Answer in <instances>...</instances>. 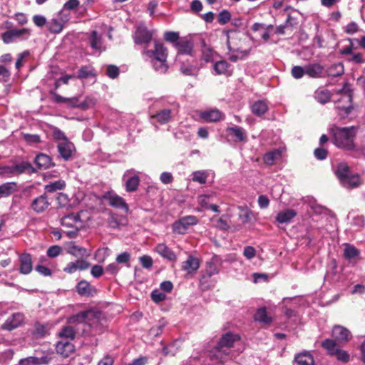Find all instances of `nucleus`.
<instances>
[{
    "label": "nucleus",
    "instance_id": "f257e3e1",
    "mask_svg": "<svg viewBox=\"0 0 365 365\" xmlns=\"http://www.w3.org/2000/svg\"><path fill=\"white\" fill-rule=\"evenodd\" d=\"M143 53L157 72L160 73L166 72L168 50L162 43L155 41L154 48L144 49Z\"/></svg>",
    "mask_w": 365,
    "mask_h": 365
},
{
    "label": "nucleus",
    "instance_id": "f03ea898",
    "mask_svg": "<svg viewBox=\"0 0 365 365\" xmlns=\"http://www.w3.org/2000/svg\"><path fill=\"white\" fill-rule=\"evenodd\" d=\"M239 339L240 337L237 334L227 332L222 336L217 344L215 346L213 350L210 351V356L222 363L225 362L228 359H231V357L229 356V353L227 352V349L231 348L234 345V343Z\"/></svg>",
    "mask_w": 365,
    "mask_h": 365
},
{
    "label": "nucleus",
    "instance_id": "7ed1b4c3",
    "mask_svg": "<svg viewBox=\"0 0 365 365\" xmlns=\"http://www.w3.org/2000/svg\"><path fill=\"white\" fill-rule=\"evenodd\" d=\"M334 143L340 148L348 150L354 148L356 131L354 127H336L333 129Z\"/></svg>",
    "mask_w": 365,
    "mask_h": 365
},
{
    "label": "nucleus",
    "instance_id": "20e7f679",
    "mask_svg": "<svg viewBox=\"0 0 365 365\" xmlns=\"http://www.w3.org/2000/svg\"><path fill=\"white\" fill-rule=\"evenodd\" d=\"M334 173L339 180L341 185L347 189L359 187L361 179L357 174H351L349 168L346 163L341 162L337 164L334 168Z\"/></svg>",
    "mask_w": 365,
    "mask_h": 365
},
{
    "label": "nucleus",
    "instance_id": "39448f33",
    "mask_svg": "<svg viewBox=\"0 0 365 365\" xmlns=\"http://www.w3.org/2000/svg\"><path fill=\"white\" fill-rule=\"evenodd\" d=\"M339 93L341 95V98L339 100V103L343 102L346 105L340 106L337 104L335 108L339 110V115L344 118L351 113L353 108L351 106L352 95L347 85H344L343 88L340 90Z\"/></svg>",
    "mask_w": 365,
    "mask_h": 365
},
{
    "label": "nucleus",
    "instance_id": "423d86ee",
    "mask_svg": "<svg viewBox=\"0 0 365 365\" xmlns=\"http://www.w3.org/2000/svg\"><path fill=\"white\" fill-rule=\"evenodd\" d=\"M122 182L126 192L136 191L140 185L139 172L135 169L127 170L122 176Z\"/></svg>",
    "mask_w": 365,
    "mask_h": 365
},
{
    "label": "nucleus",
    "instance_id": "0eeeda50",
    "mask_svg": "<svg viewBox=\"0 0 365 365\" xmlns=\"http://www.w3.org/2000/svg\"><path fill=\"white\" fill-rule=\"evenodd\" d=\"M193 41L187 37L182 38L179 42L175 44V49L177 50V61H181L184 58V56L192 58L193 56Z\"/></svg>",
    "mask_w": 365,
    "mask_h": 365
},
{
    "label": "nucleus",
    "instance_id": "6e6552de",
    "mask_svg": "<svg viewBox=\"0 0 365 365\" xmlns=\"http://www.w3.org/2000/svg\"><path fill=\"white\" fill-rule=\"evenodd\" d=\"M99 320V314L93 311H83L70 318L71 322L84 323L92 327L98 323Z\"/></svg>",
    "mask_w": 365,
    "mask_h": 365
},
{
    "label": "nucleus",
    "instance_id": "1a4fd4ad",
    "mask_svg": "<svg viewBox=\"0 0 365 365\" xmlns=\"http://www.w3.org/2000/svg\"><path fill=\"white\" fill-rule=\"evenodd\" d=\"M197 219L195 216L189 215L182 217L173 225V230L178 234H184L190 225L197 224Z\"/></svg>",
    "mask_w": 365,
    "mask_h": 365
},
{
    "label": "nucleus",
    "instance_id": "9d476101",
    "mask_svg": "<svg viewBox=\"0 0 365 365\" xmlns=\"http://www.w3.org/2000/svg\"><path fill=\"white\" fill-rule=\"evenodd\" d=\"M106 199L111 207L122 210L125 213L129 212V206L121 196L115 192H109L106 195Z\"/></svg>",
    "mask_w": 365,
    "mask_h": 365
},
{
    "label": "nucleus",
    "instance_id": "9b49d317",
    "mask_svg": "<svg viewBox=\"0 0 365 365\" xmlns=\"http://www.w3.org/2000/svg\"><path fill=\"white\" fill-rule=\"evenodd\" d=\"M85 259H77L70 262L63 268V272L68 274H73L77 271H84L91 267V263Z\"/></svg>",
    "mask_w": 365,
    "mask_h": 365
},
{
    "label": "nucleus",
    "instance_id": "f8f14e48",
    "mask_svg": "<svg viewBox=\"0 0 365 365\" xmlns=\"http://www.w3.org/2000/svg\"><path fill=\"white\" fill-rule=\"evenodd\" d=\"M66 251L69 255L77 259H85L90 257L91 255V250L76 245L74 242H71L67 245Z\"/></svg>",
    "mask_w": 365,
    "mask_h": 365
},
{
    "label": "nucleus",
    "instance_id": "ddd939ff",
    "mask_svg": "<svg viewBox=\"0 0 365 365\" xmlns=\"http://www.w3.org/2000/svg\"><path fill=\"white\" fill-rule=\"evenodd\" d=\"M152 38V31L145 26L138 27L134 34V41L136 44L148 43L151 41Z\"/></svg>",
    "mask_w": 365,
    "mask_h": 365
},
{
    "label": "nucleus",
    "instance_id": "4468645a",
    "mask_svg": "<svg viewBox=\"0 0 365 365\" xmlns=\"http://www.w3.org/2000/svg\"><path fill=\"white\" fill-rule=\"evenodd\" d=\"M57 148L59 155L65 160H69L76 150L73 143L69 140L58 143Z\"/></svg>",
    "mask_w": 365,
    "mask_h": 365
},
{
    "label": "nucleus",
    "instance_id": "2eb2a0df",
    "mask_svg": "<svg viewBox=\"0 0 365 365\" xmlns=\"http://www.w3.org/2000/svg\"><path fill=\"white\" fill-rule=\"evenodd\" d=\"M57 354L63 357H68L75 351L74 345L68 340L61 339L56 344Z\"/></svg>",
    "mask_w": 365,
    "mask_h": 365
},
{
    "label": "nucleus",
    "instance_id": "dca6fc26",
    "mask_svg": "<svg viewBox=\"0 0 365 365\" xmlns=\"http://www.w3.org/2000/svg\"><path fill=\"white\" fill-rule=\"evenodd\" d=\"M305 66L306 75L310 78H319L326 76L324 67L318 63H309Z\"/></svg>",
    "mask_w": 365,
    "mask_h": 365
},
{
    "label": "nucleus",
    "instance_id": "f3484780",
    "mask_svg": "<svg viewBox=\"0 0 365 365\" xmlns=\"http://www.w3.org/2000/svg\"><path fill=\"white\" fill-rule=\"evenodd\" d=\"M180 63V71L186 76H194L197 73V67L194 63V56L192 58L188 57L187 59L178 61Z\"/></svg>",
    "mask_w": 365,
    "mask_h": 365
},
{
    "label": "nucleus",
    "instance_id": "a211bd4d",
    "mask_svg": "<svg viewBox=\"0 0 365 365\" xmlns=\"http://www.w3.org/2000/svg\"><path fill=\"white\" fill-rule=\"evenodd\" d=\"M332 336L340 343H346L351 339V335L347 329L336 325L332 329Z\"/></svg>",
    "mask_w": 365,
    "mask_h": 365
},
{
    "label": "nucleus",
    "instance_id": "6ab92c4d",
    "mask_svg": "<svg viewBox=\"0 0 365 365\" xmlns=\"http://www.w3.org/2000/svg\"><path fill=\"white\" fill-rule=\"evenodd\" d=\"M200 267V261L197 258L190 255L187 259L182 263L181 269L187 275L195 274Z\"/></svg>",
    "mask_w": 365,
    "mask_h": 365
},
{
    "label": "nucleus",
    "instance_id": "aec40b11",
    "mask_svg": "<svg viewBox=\"0 0 365 365\" xmlns=\"http://www.w3.org/2000/svg\"><path fill=\"white\" fill-rule=\"evenodd\" d=\"M61 225L66 227H83V222L78 214H70L64 216L61 219Z\"/></svg>",
    "mask_w": 365,
    "mask_h": 365
},
{
    "label": "nucleus",
    "instance_id": "412c9836",
    "mask_svg": "<svg viewBox=\"0 0 365 365\" xmlns=\"http://www.w3.org/2000/svg\"><path fill=\"white\" fill-rule=\"evenodd\" d=\"M296 215L297 212L294 209H286L278 212L275 219L279 224H289Z\"/></svg>",
    "mask_w": 365,
    "mask_h": 365
},
{
    "label": "nucleus",
    "instance_id": "4be33fe9",
    "mask_svg": "<svg viewBox=\"0 0 365 365\" xmlns=\"http://www.w3.org/2000/svg\"><path fill=\"white\" fill-rule=\"evenodd\" d=\"M23 322V314L20 313L14 314L1 326L3 329L11 331L18 327Z\"/></svg>",
    "mask_w": 365,
    "mask_h": 365
},
{
    "label": "nucleus",
    "instance_id": "5701e85b",
    "mask_svg": "<svg viewBox=\"0 0 365 365\" xmlns=\"http://www.w3.org/2000/svg\"><path fill=\"white\" fill-rule=\"evenodd\" d=\"M283 149L276 148L266 153L263 156V161L267 165H272L277 160L282 158Z\"/></svg>",
    "mask_w": 365,
    "mask_h": 365
},
{
    "label": "nucleus",
    "instance_id": "b1692460",
    "mask_svg": "<svg viewBox=\"0 0 365 365\" xmlns=\"http://www.w3.org/2000/svg\"><path fill=\"white\" fill-rule=\"evenodd\" d=\"M77 292L81 296L90 297L96 292V289L86 281H80L76 286Z\"/></svg>",
    "mask_w": 365,
    "mask_h": 365
},
{
    "label": "nucleus",
    "instance_id": "393cba45",
    "mask_svg": "<svg viewBox=\"0 0 365 365\" xmlns=\"http://www.w3.org/2000/svg\"><path fill=\"white\" fill-rule=\"evenodd\" d=\"M23 173V164L19 163L11 166L0 167V175L4 177H11L16 174Z\"/></svg>",
    "mask_w": 365,
    "mask_h": 365
},
{
    "label": "nucleus",
    "instance_id": "a878e982",
    "mask_svg": "<svg viewBox=\"0 0 365 365\" xmlns=\"http://www.w3.org/2000/svg\"><path fill=\"white\" fill-rule=\"evenodd\" d=\"M294 361L298 365H314V359L312 354L308 351H304L296 354Z\"/></svg>",
    "mask_w": 365,
    "mask_h": 365
},
{
    "label": "nucleus",
    "instance_id": "bb28decb",
    "mask_svg": "<svg viewBox=\"0 0 365 365\" xmlns=\"http://www.w3.org/2000/svg\"><path fill=\"white\" fill-rule=\"evenodd\" d=\"M49 205L50 202H48L46 195H42L33 201L31 207L36 212H42L48 207Z\"/></svg>",
    "mask_w": 365,
    "mask_h": 365
},
{
    "label": "nucleus",
    "instance_id": "cd10ccee",
    "mask_svg": "<svg viewBox=\"0 0 365 365\" xmlns=\"http://www.w3.org/2000/svg\"><path fill=\"white\" fill-rule=\"evenodd\" d=\"M23 34L22 29H11L1 34V38L4 43L9 44L14 42Z\"/></svg>",
    "mask_w": 365,
    "mask_h": 365
},
{
    "label": "nucleus",
    "instance_id": "c85d7f7f",
    "mask_svg": "<svg viewBox=\"0 0 365 365\" xmlns=\"http://www.w3.org/2000/svg\"><path fill=\"white\" fill-rule=\"evenodd\" d=\"M222 113L217 109H212L202 112L200 117L206 122H216L220 120Z\"/></svg>",
    "mask_w": 365,
    "mask_h": 365
},
{
    "label": "nucleus",
    "instance_id": "c756f323",
    "mask_svg": "<svg viewBox=\"0 0 365 365\" xmlns=\"http://www.w3.org/2000/svg\"><path fill=\"white\" fill-rule=\"evenodd\" d=\"M155 251L163 257L170 261H175V254L165 244L160 243L155 247Z\"/></svg>",
    "mask_w": 365,
    "mask_h": 365
},
{
    "label": "nucleus",
    "instance_id": "7c9ffc66",
    "mask_svg": "<svg viewBox=\"0 0 365 365\" xmlns=\"http://www.w3.org/2000/svg\"><path fill=\"white\" fill-rule=\"evenodd\" d=\"M173 110L172 108H165L157 112L152 118L156 119L160 124H165L170 120Z\"/></svg>",
    "mask_w": 365,
    "mask_h": 365
},
{
    "label": "nucleus",
    "instance_id": "2f4dec72",
    "mask_svg": "<svg viewBox=\"0 0 365 365\" xmlns=\"http://www.w3.org/2000/svg\"><path fill=\"white\" fill-rule=\"evenodd\" d=\"M331 93L327 89L318 88L314 93L315 100L321 104L328 103L331 99Z\"/></svg>",
    "mask_w": 365,
    "mask_h": 365
},
{
    "label": "nucleus",
    "instance_id": "473e14b6",
    "mask_svg": "<svg viewBox=\"0 0 365 365\" xmlns=\"http://www.w3.org/2000/svg\"><path fill=\"white\" fill-rule=\"evenodd\" d=\"M35 165L39 169H47L51 165V158L46 154H38L34 160Z\"/></svg>",
    "mask_w": 365,
    "mask_h": 365
},
{
    "label": "nucleus",
    "instance_id": "72a5a7b5",
    "mask_svg": "<svg viewBox=\"0 0 365 365\" xmlns=\"http://www.w3.org/2000/svg\"><path fill=\"white\" fill-rule=\"evenodd\" d=\"M89 41L92 48L98 51L103 50L102 36L96 31L91 32Z\"/></svg>",
    "mask_w": 365,
    "mask_h": 365
},
{
    "label": "nucleus",
    "instance_id": "f704fd0d",
    "mask_svg": "<svg viewBox=\"0 0 365 365\" xmlns=\"http://www.w3.org/2000/svg\"><path fill=\"white\" fill-rule=\"evenodd\" d=\"M17 189V185L14 182H6L0 185V199L6 197L14 193Z\"/></svg>",
    "mask_w": 365,
    "mask_h": 365
},
{
    "label": "nucleus",
    "instance_id": "c9c22d12",
    "mask_svg": "<svg viewBox=\"0 0 365 365\" xmlns=\"http://www.w3.org/2000/svg\"><path fill=\"white\" fill-rule=\"evenodd\" d=\"M344 65L340 63H336L330 66L327 69H325L326 76L338 77L344 73Z\"/></svg>",
    "mask_w": 365,
    "mask_h": 365
},
{
    "label": "nucleus",
    "instance_id": "e433bc0d",
    "mask_svg": "<svg viewBox=\"0 0 365 365\" xmlns=\"http://www.w3.org/2000/svg\"><path fill=\"white\" fill-rule=\"evenodd\" d=\"M251 110L255 115L261 116L268 110V106L266 101L259 100L252 105Z\"/></svg>",
    "mask_w": 365,
    "mask_h": 365
},
{
    "label": "nucleus",
    "instance_id": "4c0bfd02",
    "mask_svg": "<svg viewBox=\"0 0 365 365\" xmlns=\"http://www.w3.org/2000/svg\"><path fill=\"white\" fill-rule=\"evenodd\" d=\"M255 319L263 324H269L272 322V318L268 316L266 308L261 307L258 309L255 314Z\"/></svg>",
    "mask_w": 365,
    "mask_h": 365
},
{
    "label": "nucleus",
    "instance_id": "58836bf2",
    "mask_svg": "<svg viewBox=\"0 0 365 365\" xmlns=\"http://www.w3.org/2000/svg\"><path fill=\"white\" fill-rule=\"evenodd\" d=\"M230 65L226 61H219L213 65V69L217 75L230 74Z\"/></svg>",
    "mask_w": 365,
    "mask_h": 365
},
{
    "label": "nucleus",
    "instance_id": "ea45409f",
    "mask_svg": "<svg viewBox=\"0 0 365 365\" xmlns=\"http://www.w3.org/2000/svg\"><path fill=\"white\" fill-rule=\"evenodd\" d=\"M250 53V50H241L236 49L233 50L228 56V58L232 62H237L239 60H242L247 58Z\"/></svg>",
    "mask_w": 365,
    "mask_h": 365
},
{
    "label": "nucleus",
    "instance_id": "a19ab883",
    "mask_svg": "<svg viewBox=\"0 0 365 365\" xmlns=\"http://www.w3.org/2000/svg\"><path fill=\"white\" fill-rule=\"evenodd\" d=\"M227 131L233 135L236 138V140L239 142L245 141L246 139V133L244 128L234 125L227 128Z\"/></svg>",
    "mask_w": 365,
    "mask_h": 365
},
{
    "label": "nucleus",
    "instance_id": "79ce46f5",
    "mask_svg": "<svg viewBox=\"0 0 365 365\" xmlns=\"http://www.w3.org/2000/svg\"><path fill=\"white\" fill-rule=\"evenodd\" d=\"M209 173L210 172L208 170L195 171L192 173V180L193 182L205 184L207 182Z\"/></svg>",
    "mask_w": 365,
    "mask_h": 365
},
{
    "label": "nucleus",
    "instance_id": "37998d69",
    "mask_svg": "<svg viewBox=\"0 0 365 365\" xmlns=\"http://www.w3.org/2000/svg\"><path fill=\"white\" fill-rule=\"evenodd\" d=\"M322 346L330 356H333L339 349L336 341L333 339H327L322 342Z\"/></svg>",
    "mask_w": 365,
    "mask_h": 365
},
{
    "label": "nucleus",
    "instance_id": "c03bdc74",
    "mask_svg": "<svg viewBox=\"0 0 365 365\" xmlns=\"http://www.w3.org/2000/svg\"><path fill=\"white\" fill-rule=\"evenodd\" d=\"M49 361V358L47 356L43 355L41 356H30L24 358V365L28 364H47Z\"/></svg>",
    "mask_w": 365,
    "mask_h": 365
},
{
    "label": "nucleus",
    "instance_id": "a18cd8bd",
    "mask_svg": "<svg viewBox=\"0 0 365 365\" xmlns=\"http://www.w3.org/2000/svg\"><path fill=\"white\" fill-rule=\"evenodd\" d=\"M97 103V98L93 96H87L83 101H81V104L77 106L79 109L86 110L93 108Z\"/></svg>",
    "mask_w": 365,
    "mask_h": 365
},
{
    "label": "nucleus",
    "instance_id": "49530a36",
    "mask_svg": "<svg viewBox=\"0 0 365 365\" xmlns=\"http://www.w3.org/2000/svg\"><path fill=\"white\" fill-rule=\"evenodd\" d=\"M76 333L73 327L70 326L64 327L58 333V336L61 339L73 340L75 337Z\"/></svg>",
    "mask_w": 365,
    "mask_h": 365
},
{
    "label": "nucleus",
    "instance_id": "de8ad7c7",
    "mask_svg": "<svg viewBox=\"0 0 365 365\" xmlns=\"http://www.w3.org/2000/svg\"><path fill=\"white\" fill-rule=\"evenodd\" d=\"M66 183L64 180H59L55 182H50L45 186V190L48 192H53L57 190H61L64 188Z\"/></svg>",
    "mask_w": 365,
    "mask_h": 365
},
{
    "label": "nucleus",
    "instance_id": "09e8293b",
    "mask_svg": "<svg viewBox=\"0 0 365 365\" xmlns=\"http://www.w3.org/2000/svg\"><path fill=\"white\" fill-rule=\"evenodd\" d=\"M359 254V250L353 245L346 244L344 249V257L347 259H351L356 257Z\"/></svg>",
    "mask_w": 365,
    "mask_h": 365
},
{
    "label": "nucleus",
    "instance_id": "8fccbe9b",
    "mask_svg": "<svg viewBox=\"0 0 365 365\" xmlns=\"http://www.w3.org/2000/svg\"><path fill=\"white\" fill-rule=\"evenodd\" d=\"M164 38L166 41L170 42L173 43V46L175 47L177 42L181 39L180 38V35L178 32L175 31H167L164 34Z\"/></svg>",
    "mask_w": 365,
    "mask_h": 365
},
{
    "label": "nucleus",
    "instance_id": "3c124183",
    "mask_svg": "<svg viewBox=\"0 0 365 365\" xmlns=\"http://www.w3.org/2000/svg\"><path fill=\"white\" fill-rule=\"evenodd\" d=\"M332 356H335L339 361L342 363H347L350 359L349 353L346 351L339 348Z\"/></svg>",
    "mask_w": 365,
    "mask_h": 365
},
{
    "label": "nucleus",
    "instance_id": "603ef678",
    "mask_svg": "<svg viewBox=\"0 0 365 365\" xmlns=\"http://www.w3.org/2000/svg\"><path fill=\"white\" fill-rule=\"evenodd\" d=\"M231 20V14L228 10L224 9L221 11L217 16L218 23L225 25Z\"/></svg>",
    "mask_w": 365,
    "mask_h": 365
},
{
    "label": "nucleus",
    "instance_id": "864d4df0",
    "mask_svg": "<svg viewBox=\"0 0 365 365\" xmlns=\"http://www.w3.org/2000/svg\"><path fill=\"white\" fill-rule=\"evenodd\" d=\"M166 325V322L165 319H162L161 320L159 321L158 322V324L157 327H152L150 331H149V334L150 335H152V336H159L164 327H165Z\"/></svg>",
    "mask_w": 365,
    "mask_h": 365
},
{
    "label": "nucleus",
    "instance_id": "5fc2aeb1",
    "mask_svg": "<svg viewBox=\"0 0 365 365\" xmlns=\"http://www.w3.org/2000/svg\"><path fill=\"white\" fill-rule=\"evenodd\" d=\"M306 66L304 67L299 66H294L291 71L292 76L295 79H299L304 76V75H306L305 73Z\"/></svg>",
    "mask_w": 365,
    "mask_h": 365
},
{
    "label": "nucleus",
    "instance_id": "6e6d98bb",
    "mask_svg": "<svg viewBox=\"0 0 365 365\" xmlns=\"http://www.w3.org/2000/svg\"><path fill=\"white\" fill-rule=\"evenodd\" d=\"M212 196V194L201 195L197 197V202L202 207L207 209L211 201L210 199Z\"/></svg>",
    "mask_w": 365,
    "mask_h": 365
},
{
    "label": "nucleus",
    "instance_id": "4d7b16f0",
    "mask_svg": "<svg viewBox=\"0 0 365 365\" xmlns=\"http://www.w3.org/2000/svg\"><path fill=\"white\" fill-rule=\"evenodd\" d=\"M48 29L52 33H60L63 29V24L57 19H52L49 23Z\"/></svg>",
    "mask_w": 365,
    "mask_h": 365
},
{
    "label": "nucleus",
    "instance_id": "13d9d810",
    "mask_svg": "<svg viewBox=\"0 0 365 365\" xmlns=\"http://www.w3.org/2000/svg\"><path fill=\"white\" fill-rule=\"evenodd\" d=\"M24 142L30 145H36L41 142V138L36 134H24Z\"/></svg>",
    "mask_w": 365,
    "mask_h": 365
},
{
    "label": "nucleus",
    "instance_id": "bf43d9fd",
    "mask_svg": "<svg viewBox=\"0 0 365 365\" xmlns=\"http://www.w3.org/2000/svg\"><path fill=\"white\" fill-rule=\"evenodd\" d=\"M93 75V69L90 66H83L78 70V76L80 78H86Z\"/></svg>",
    "mask_w": 365,
    "mask_h": 365
},
{
    "label": "nucleus",
    "instance_id": "052dcab7",
    "mask_svg": "<svg viewBox=\"0 0 365 365\" xmlns=\"http://www.w3.org/2000/svg\"><path fill=\"white\" fill-rule=\"evenodd\" d=\"M53 138L57 141V143L68 140L65 133L58 128H53Z\"/></svg>",
    "mask_w": 365,
    "mask_h": 365
},
{
    "label": "nucleus",
    "instance_id": "680f3d73",
    "mask_svg": "<svg viewBox=\"0 0 365 365\" xmlns=\"http://www.w3.org/2000/svg\"><path fill=\"white\" fill-rule=\"evenodd\" d=\"M253 217V212L247 208L242 209L240 214V218L243 223L250 222Z\"/></svg>",
    "mask_w": 365,
    "mask_h": 365
},
{
    "label": "nucleus",
    "instance_id": "e2e57ef3",
    "mask_svg": "<svg viewBox=\"0 0 365 365\" xmlns=\"http://www.w3.org/2000/svg\"><path fill=\"white\" fill-rule=\"evenodd\" d=\"M120 71L118 66L109 65L106 68V74L112 79L116 78L119 75Z\"/></svg>",
    "mask_w": 365,
    "mask_h": 365
},
{
    "label": "nucleus",
    "instance_id": "0e129e2a",
    "mask_svg": "<svg viewBox=\"0 0 365 365\" xmlns=\"http://www.w3.org/2000/svg\"><path fill=\"white\" fill-rule=\"evenodd\" d=\"M46 334V327L42 324H36L35 327V330L34 331V336L36 338H43Z\"/></svg>",
    "mask_w": 365,
    "mask_h": 365
},
{
    "label": "nucleus",
    "instance_id": "69168bd1",
    "mask_svg": "<svg viewBox=\"0 0 365 365\" xmlns=\"http://www.w3.org/2000/svg\"><path fill=\"white\" fill-rule=\"evenodd\" d=\"M62 251V248L58 245L51 246L46 252L47 255L49 257H56L58 256Z\"/></svg>",
    "mask_w": 365,
    "mask_h": 365
},
{
    "label": "nucleus",
    "instance_id": "338daca9",
    "mask_svg": "<svg viewBox=\"0 0 365 365\" xmlns=\"http://www.w3.org/2000/svg\"><path fill=\"white\" fill-rule=\"evenodd\" d=\"M165 294L159 290L155 289L151 292V299L153 302L159 303L165 299Z\"/></svg>",
    "mask_w": 365,
    "mask_h": 365
},
{
    "label": "nucleus",
    "instance_id": "774afa93",
    "mask_svg": "<svg viewBox=\"0 0 365 365\" xmlns=\"http://www.w3.org/2000/svg\"><path fill=\"white\" fill-rule=\"evenodd\" d=\"M91 274L94 278H98L103 274V268L101 265L95 264L91 267Z\"/></svg>",
    "mask_w": 365,
    "mask_h": 365
}]
</instances>
